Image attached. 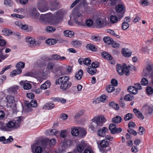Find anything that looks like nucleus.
Wrapping results in <instances>:
<instances>
[{
    "mask_svg": "<svg viewBox=\"0 0 153 153\" xmlns=\"http://www.w3.org/2000/svg\"><path fill=\"white\" fill-rule=\"evenodd\" d=\"M109 129L111 131V132L113 134H114L116 133H119L121 132L122 131V129L121 128H117L116 127V125L114 123L111 124L109 126Z\"/></svg>",
    "mask_w": 153,
    "mask_h": 153,
    "instance_id": "obj_9",
    "label": "nucleus"
},
{
    "mask_svg": "<svg viewBox=\"0 0 153 153\" xmlns=\"http://www.w3.org/2000/svg\"><path fill=\"white\" fill-rule=\"evenodd\" d=\"M69 76H68L61 77L56 80L55 83L56 85L61 84L60 88L66 90L69 88L71 85V82L69 81Z\"/></svg>",
    "mask_w": 153,
    "mask_h": 153,
    "instance_id": "obj_3",
    "label": "nucleus"
},
{
    "mask_svg": "<svg viewBox=\"0 0 153 153\" xmlns=\"http://www.w3.org/2000/svg\"><path fill=\"white\" fill-rule=\"evenodd\" d=\"M86 71L89 74L91 75H93L96 74L97 71L96 69L94 68L91 66H88Z\"/></svg>",
    "mask_w": 153,
    "mask_h": 153,
    "instance_id": "obj_24",
    "label": "nucleus"
},
{
    "mask_svg": "<svg viewBox=\"0 0 153 153\" xmlns=\"http://www.w3.org/2000/svg\"><path fill=\"white\" fill-rule=\"evenodd\" d=\"M55 107V105L53 103L51 102H48L46 103L43 107V108L45 110H51Z\"/></svg>",
    "mask_w": 153,
    "mask_h": 153,
    "instance_id": "obj_19",
    "label": "nucleus"
},
{
    "mask_svg": "<svg viewBox=\"0 0 153 153\" xmlns=\"http://www.w3.org/2000/svg\"><path fill=\"white\" fill-rule=\"evenodd\" d=\"M84 113V111L83 110H81L78 113H76L75 116V117L76 118H79L82 116Z\"/></svg>",
    "mask_w": 153,
    "mask_h": 153,
    "instance_id": "obj_46",
    "label": "nucleus"
},
{
    "mask_svg": "<svg viewBox=\"0 0 153 153\" xmlns=\"http://www.w3.org/2000/svg\"><path fill=\"white\" fill-rule=\"evenodd\" d=\"M37 76L39 78H41L42 76H45L47 74V72L45 71L41 72H40L38 71V72L37 73Z\"/></svg>",
    "mask_w": 153,
    "mask_h": 153,
    "instance_id": "obj_51",
    "label": "nucleus"
},
{
    "mask_svg": "<svg viewBox=\"0 0 153 153\" xmlns=\"http://www.w3.org/2000/svg\"><path fill=\"white\" fill-rule=\"evenodd\" d=\"M22 72V69H17L12 71L10 74V75L11 77H13L17 75L20 74Z\"/></svg>",
    "mask_w": 153,
    "mask_h": 153,
    "instance_id": "obj_31",
    "label": "nucleus"
},
{
    "mask_svg": "<svg viewBox=\"0 0 153 153\" xmlns=\"http://www.w3.org/2000/svg\"><path fill=\"white\" fill-rule=\"evenodd\" d=\"M115 10L117 12L120 13V15H118L119 19H120L123 17L125 13V7L122 4H118L116 7Z\"/></svg>",
    "mask_w": 153,
    "mask_h": 153,
    "instance_id": "obj_7",
    "label": "nucleus"
},
{
    "mask_svg": "<svg viewBox=\"0 0 153 153\" xmlns=\"http://www.w3.org/2000/svg\"><path fill=\"white\" fill-rule=\"evenodd\" d=\"M91 63V61L89 58H86L84 59L83 64L87 66L89 65Z\"/></svg>",
    "mask_w": 153,
    "mask_h": 153,
    "instance_id": "obj_50",
    "label": "nucleus"
},
{
    "mask_svg": "<svg viewBox=\"0 0 153 153\" xmlns=\"http://www.w3.org/2000/svg\"><path fill=\"white\" fill-rule=\"evenodd\" d=\"M50 9L51 10H54L57 8V5L58 4V2L56 0H50Z\"/></svg>",
    "mask_w": 153,
    "mask_h": 153,
    "instance_id": "obj_13",
    "label": "nucleus"
},
{
    "mask_svg": "<svg viewBox=\"0 0 153 153\" xmlns=\"http://www.w3.org/2000/svg\"><path fill=\"white\" fill-rule=\"evenodd\" d=\"M8 56L7 54H4L2 52V50H0V62H1Z\"/></svg>",
    "mask_w": 153,
    "mask_h": 153,
    "instance_id": "obj_40",
    "label": "nucleus"
},
{
    "mask_svg": "<svg viewBox=\"0 0 153 153\" xmlns=\"http://www.w3.org/2000/svg\"><path fill=\"white\" fill-rule=\"evenodd\" d=\"M72 68L70 66H67L65 68L66 72L65 73V74H69L71 71Z\"/></svg>",
    "mask_w": 153,
    "mask_h": 153,
    "instance_id": "obj_61",
    "label": "nucleus"
},
{
    "mask_svg": "<svg viewBox=\"0 0 153 153\" xmlns=\"http://www.w3.org/2000/svg\"><path fill=\"white\" fill-rule=\"evenodd\" d=\"M55 66V64L53 62H49L48 63L46 69L48 71H53Z\"/></svg>",
    "mask_w": 153,
    "mask_h": 153,
    "instance_id": "obj_25",
    "label": "nucleus"
},
{
    "mask_svg": "<svg viewBox=\"0 0 153 153\" xmlns=\"http://www.w3.org/2000/svg\"><path fill=\"white\" fill-rule=\"evenodd\" d=\"M110 20L112 23H114L117 21L118 18L115 16H111L110 17Z\"/></svg>",
    "mask_w": 153,
    "mask_h": 153,
    "instance_id": "obj_48",
    "label": "nucleus"
},
{
    "mask_svg": "<svg viewBox=\"0 0 153 153\" xmlns=\"http://www.w3.org/2000/svg\"><path fill=\"white\" fill-rule=\"evenodd\" d=\"M67 131L63 130L60 133V136L62 138H65L67 136Z\"/></svg>",
    "mask_w": 153,
    "mask_h": 153,
    "instance_id": "obj_55",
    "label": "nucleus"
},
{
    "mask_svg": "<svg viewBox=\"0 0 153 153\" xmlns=\"http://www.w3.org/2000/svg\"><path fill=\"white\" fill-rule=\"evenodd\" d=\"M124 100L126 101H131L134 99V97L131 94H126L124 97Z\"/></svg>",
    "mask_w": 153,
    "mask_h": 153,
    "instance_id": "obj_39",
    "label": "nucleus"
},
{
    "mask_svg": "<svg viewBox=\"0 0 153 153\" xmlns=\"http://www.w3.org/2000/svg\"><path fill=\"white\" fill-rule=\"evenodd\" d=\"M26 42L28 43L30 46H32L35 44V43H36V41H35L34 38L30 37H27L25 39Z\"/></svg>",
    "mask_w": 153,
    "mask_h": 153,
    "instance_id": "obj_23",
    "label": "nucleus"
},
{
    "mask_svg": "<svg viewBox=\"0 0 153 153\" xmlns=\"http://www.w3.org/2000/svg\"><path fill=\"white\" fill-rule=\"evenodd\" d=\"M85 23L87 26L90 27L92 25L93 22L91 19H88L86 21Z\"/></svg>",
    "mask_w": 153,
    "mask_h": 153,
    "instance_id": "obj_56",
    "label": "nucleus"
},
{
    "mask_svg": "<svg viewBox=\"0 0 153 153\" xmlns=\"http://www.w3.org/2000/svg\"><path fill=\"white\" fill-rule=\"evenodd\" d=\"M74 33L70 30H66L64 31V35L67 37H72L74 36Z\"/></svg>",
    "mask_w": 153,
    "mask_h": 153,
    "instance_id": "obj_28",
    "label": "nucleus"
},
{
    "mask_svg": "<svg viewBox=\"0 0 153 153\" xmlns=\"http://www.w3.org/2000/svg\"><path fill=\"white\" fill-rule=\"evenodd\" d=\"M141 83L142 85L146 86L148 84V81L146 78L143 77L141 79Z\"/></svg>",
    "mask_w": 153,
    "mask_h": 153,
    "instance_id": "obj_52",
    "label": "nucleus"
},
{
    "mask_svg": "<svg viewBox=\"0 0 153 153\" xmlns=\"http://www.w3.org/2000/svg\"><path fill=\"white\" fill-rule=\"evenodd\" d=\"M106 121V120L103 116H96L92 119V122L89 126V129L93 131L102 126Z\"/></svg>",
    "mask_w": 153,
    "mask_h": 153,
    "instance_id": "obj_2",
    "label": "nucleus"
},
{
    "mask_svg": "<svg viewBox=\"0 0 153 153\" xmlns=\"http://www.w3.org/2000/svg\"><path fill=\"white\" fill-rule=\"evenodd\" d=\"M15 121L13 120L9 121L7 124L6 130L7 131H11L12 129L18 128L17 124H15Z\"/></svg>",
    "mask_w": 153,
    "mask_h": 153,
    "instance_id": "obj_10",
    "label": "nucleus"
},
{
    "mask_svg": "<svg viewBox=\"0 0 153 153\" xmlns=\"http://www.w3.org/2000/svg\"><path fill=\"white\" fill-rule=\"evenodd\" d=\"M13 121H15L16 125V124H17V125L18 126V128L20 127V124L22 121V119L20 117H18L16 118L15 120Z\"/></svg>",
    "mask_w": 153,
    "mask_h": 153,
    "instance_id": "obj_47",
    "label": "nucleus"
},
{
    "mask_svg": "<svg viewBox=\"0 0 153 153\" xmlns=\"http://www.w3.org/2000/svg\"><path fill=\"white\" fill-rule=\"evenodd\" d=\"M115 90V88L111 85H109L106 86V90L108 93L113 92Z\"/></svg>",
    "mask_w": 153,
    "mask_h": 153,
    "instance_id": "obj_44",
    "label": "nucleus"
},
{
    "mask_svg": "<svg viewBox=\"0 0 153 153\" xmlns=\"http://www.w3.org/2000/svg\"><path fill=\"white\" fill-rule=\"evenodd\" d=\"M63 13L61 10H59L57 13L52 15L49 13L45 14H42L40 16L39 20L43 21L48 20H56L58 21L62 19L63 16Z\"/></svg>",
    "mask_w": 153,
    "mask_h": 153,
    "instance_id": "obj_1",
    "label": "nucleus"
},
{
    "mask_svg": "<svg viewBox=\"0 0 153 153\" xmlns=\"http://www.w3.org/2000/svg\"><path fill=\"white\" fill-rule=\"evenodd\" d=\"M108 129L105 127L102 128V129H100L98 130L97 133L98 135L100 137H104L105 136V133L107 132Z\"/></svg>",
    "mask_w": 153,
    "mask_h": 153,
    "instance_id": "obj_15",
    "label": "nucleus"
},
{
    "mask_svg": "<svg viewBox=\"0 0 153 153\" xmlns=\"http://www.w3.org/2000/svg\"><path fill=\"white\" fill-rule=\"evenodd\" d=\"M107 32L109 33L111 35L114 37H117V38H119V36L118 35H116L114 32L112 30L110 29L108 30H107Z\"/></svg>",
    "mask_w": 153,
    "mask_h": 153,
    "instance_id": "obj_53",
    "label": "nucleus"
},
{
    "mask_svg": "<svg viewBox=\"0 0 153 153\" xmlns=\"http://www.w3.org/2000/svg\"><path fill=\"white\" fill-rule=\"evenodd\" d=\"M19 84L21 85H23V88L25 90H28L31 88V85L28 82H26L24 81H22L19 82Z\"/></svg>",
    "mask_w": 153,
    "mask_h": 153,
    "instance_id": "obj_14",
    "label": "nucleus"
},
{
    "mask_svg": "<svg viewBox=\"0 0 153 153\" xmlns=\"http://www.w3.org/2000/svg\"><path fill=\"white\" fill-rule=\"evenodd\" d=\"M51 85V83L49 81H47L45 83L41 86V88L42 89L45 90L49 88Z\"/></svg>",
    "mask_w": 153,
    "mask_h": 153,
    "instance_id": "obj_32",
    "label": "nucleus"
},
{
    "mask_svg": "<svg viewBox=\"0 0 153 153\" xmlns=\"http://www.w3.org/2000/svg\"><path fill=\"white\" fill-rule=\"evenodd\" d=\"M45 42L48 45H52L56 44L57 42V41L54 39H48L46 40Z\"/></svg>",
    "mask_w": 153,
    "mask_h": 153,
    "instance_id": "obj_36",
    "label": "nucleus"
},
{
    "mask_svg": "<svg viewBox=\"0 0 153 153\" xmlns=\"http://www.w3.org/2000/svg\"><path fill=\"white\" fill-rule=\"evenodd\" d=\"M109 106L116 110L119 109V107L118 104L115 103L114 102H111L109 104Z\"/></svg>",
    "mask_w": 153,
    "mask_h": 153,
    "instance_id": "obj_34",
    "label": "nucleus"
},
{
    "mask_svg": "<svg viewBox=\"0 0 153 153\" xmlns=\"http://www.w3.org/2000/svg\"><path fill=\"white\" fill-rule=\"evenodd\" d=\"M72 44L73 46L75 47H78L81 45L80 41L77 40L73 41Z\"/></svg>",
    "mask_w": 153,
    "mask_h": 153,
    "instance_id": "obj_43",
    "label": "nucleus"
},
{
    "mask_svg": "<svg viewBox=\"0 0 153 153\" xmlns=\"http://www.w3.org/2000/svg\"><path fill=\"white\" fill-rule=\"evenodd\" d=\"M129 27V25L127 22H124L122 24V27L124 30L127 29Z\"/></svg>",
    "mask_w": 153,
    "mask_h": 153,
    "instance_id": "obj_57",
    "label": "nucleus"
},
{
    "mask_svg": "<svg viewBox=\"0 0 153 153\" xmlns=\"http://www.w3.org/2000/svg\"><path fill=\"white\" fill-rule=\"evenodd\" d=\"M37 103L36 101L35 100H32L30 102L26 104V106L27 111L28 112L31 111L32 109L30 108L36 107L37 106Z\"/></svg>",
    "mask_w": 153,
    "mask_h": 153,
    "instance_id": "obj_11",
    "label": "nucleus"
},
{
    "mask_svg": "<svg viewBox=\"0 0 153 153\" xmlns=\"http://www.w3.org/2000/svg\"><path fill=\"white\" fill-rule=\"evenodd\" d=\"M100 144L101 147L105 148L108 145V142L106 140H103L101 141Z\"/></svg>",
    "mask_w": 153,
    "mask_h": 153,
    "instance_id": "obj_45",
    "label": "nucleus"
},
{
    "mask_svg": "<svg viewBox=\"0 0 153 153\" xmlns=\"http://www.w3.org/2000/svg\"><path fill=\"white\" fill-rule=\"evenodd\" d=\"M6 141V139H5L4 137L2 136L0 137V142H1L2 143L4 144L7 143V141Z\"/></svg>",
    "mask_w": 153,
    "mask_h": 153,
    "instance_id": "obj_64",
    "label": "nucleus"
},
{
    "mask_svg": "<svg viewBox=\"0 0 153 153\" xmlns=\"http://www.w3.org/2000/svg\"><path fill=\"white\" fill-rule=\"evenodd\" d=\"M83 71L82 70L80 69L79 70L76 74L75 77L76 79L78 80L80 79L83 75Z\"/></svg>",
    "mask_w": 153,
    "mask_h": 153,
    "instance_id": "obj_26",
    "label": "nucleus"
},
{
    "mask_svg": "<svg viewBox=\"0 0 153 153\" xmlns=\"http://www.w3.org/2000/svg\"><path fill=\"white\" fill-rule=\"evenodd\" d=\"M25 66V64L24 62H18L16 65V67L18 69H22L24 68Z\"/></svg>",
    "mask_w": 153,
    "mask_h": 153,
    "instance_id": "obj_42",
    "label": "nucleus"
},
{
    "mask_svg": "<svg viewBox=\"0 0 153 153\" xmlns=\"http://www.w3.org/2000/svg\"><path fill=\"white\" fill-rule=\"evenodd\" d=\"M6 105L8 108H11L14 112L17 111L16 104L15 102L14 97L11 95H8L6 97Z\"/></svg>",
    "mask_w": 153,
    "mask_h": 153,
    "instance_id": "obj_5",
    "label": "nucleus"
},
{
    "mask_svg": "<svg viewBox=\"0 0 153 153\" xmlns=\"http://www.w3.org/2000/svg\"><path fill=\"white\" fill-rule=\"evenodd\" d=\"M117 72L120 75H122L124 74L126 76L129 75V70L126 64H123L122 67L121 65L118 64L116 67Z\"/></svg>",
    "mask_w": 153,
    "mask_h": 153,
    "instance_id": "obj_6",
    "label": "nucleus"
},
{
    "mask_svg": "<svg viewBox=\"0 0 153 153\" xmlns=\"http://www.w3.org/2000/svg\"><path fill=\"white\" fill-rule=\"evenodd\" d=\"M31 149L34 153H41L43 150V148L37 143L33 144L31 146Z\"/></svg>",
    "mask_w": 153,
    "mask_h": 153,
    "instance_id": "obj_8",
    "label": "nucleus"
},
{
    "mask_svg": "<svg viewBox=\"0 0 153 153\" xmlns=\"http://www.w3.org/2000/svg\"><path fill=\"white\" fill-rule=\"evenodd\" d=\"M39 10L41 12H44L48 10V8L45 6H43L39 7Z\"/></svg>",
    "mask_w": 153,
    "mask_h": 153,
    "instance_id": "obj_59",
    "label": "nucleus"
},
{
    "mask_svg": "<svg viewBox=\"0 0 153 153\" xmlns=\"http://www.w3.org/2000/svg\"><path fill=\"white\" fill-rule=\"evenodd\" d=\"M99 66V63L97 62H92L91 66L93 67L94 68L96 69V68H98Z\"/></svg>",
    "mask_w": 153,
    "mask_h": 153,
    "instance_id": "obj_58",
    "label": "nucleus"
},
{
    "mask_svg": "<svg viewBox=\"0 0 153 153\" xmlns=\"http://www.w3.org/2000/svg\"><path fill=\"white\" fill-rule=\"evenodd\" d=\"M72 15L74 21L77 25L81 26L85 25L83 16L79 12L74 10L73 12Z\"/></svg>",
    "mask_w": 153,
    "mask_h": 153,
    "instance_id": "obj_4",
    "label": "nucleus"
},
{
    "mask_svg": "<svg viewBox=\"0 0 153 153\" xmlns=\"http://www.w3.org/2000/svg\"><path fill=\"white\" fill-rule=\"evenodd\" d=\"M102 56L104 58L109 60H111L112 59V57L108 53L106 52H103L101 53Z\"/></svg>",
    "mask_w": 153,
    "mask_h": 153,
    "instance_id": "obj_27",
    "label": "nucleus"
},
{
    "mask_svg": "<svg viewBox=\"0 0 153 153\" xmlns=\"http://www.w3.org/2000/svg\"><path fill=\"white\" fill-rule=\"evenodd\" d=\"M11 16L13 17H15L17 18H19L21 19H23L24 17L23 16L15 13L11 14Z\"/></svg>",
    "mask_w": 153,
    "mask_h": 153,
    "instance_id": "obj_60",
    "label": "nucleus"
},
{
    "mask_svg": "<svg viewBox=\"0 0 153 153\" xmlns=\"http://www.w3.org/2000/svg\"><path fill=\"white\" fill-rule=\"evenodd\" d=\"M55 30V28L52 26H49L46 28V31L49 33L53 32Z\"/></svg>",
    "mask_w": 153,
    "mask_h": 153,
    "instance_id": "obj_49",
    "label": "nucleus"
},
{
    "mask_svg": "<svg viewBox=\"0 0 153 153\" xmlns=\"http://www.w3.org/2000/svg\"><path fill=\"white\" fill-rule=\"evenodd\" d=\"M86 48L88 50L92 51H96L97 50V48L95 46L91 44L87 45L86 46Z\"/></svg>",
    "mask_w": 153,
    "mask_h": 153,
    "instance_id": "obj_29",
    "label": "nucleus"
},
{
    "mask_svg": "<svg viewBox=\"0 0 153 153\" xmlns=\"http://www.w3.org/2000/svg\"><path fill=\"white\" fill-rule=\"evenodd\" d=\"M134 117V116L132 114L128 113L125 115L124 119L125 121H127L132 119Z\"/></svg>",
    "mask_w": 153,
    "mask_h": 153,
    "instance_id": "obj_37",
    "label": "nucleus"
},
{
    "mask_svg": "<svg viewBox=\"0 0 153 153\" xmlns=\"http://www.w3.org/2000/svg\"><path fill=\"white\" fill-rule=\"evenodd\" d=\"M104 22L103 20L101 18H97L95 21V23L100 27H101L103 24Z\"/></svg>",
    "mask_w": 153,
    "mask_h": 153,
    "instance_id": "obj_41",
    "label": "nucleus"
},
{
    "mask_svg": "<svg viewBox=\"0 0 153 153\" xmlns=\"http://www.w3.org/2000/svg\"><path fill=\"white\" fill-rule=\"evenodd\" d=\"M122 52L123 55L125 57H128L130 56L131 54V52L128 48H123Z\"/></svg>",
    "mask_w": 153,
    "mask_h": 153,
    "instance_id": "obj_20",
    "label": "nucleus"
},
{
    "mask_svg": "<svg viewBox=\"0 0 153 153\" xmlns=\"http://www.w3.org/2000/svg\"><path fill=\"white\" fill-rule=\"evenodd\" d=\"M51 57L53 60L59 61H62L66 59L65 57L64 56H61L57 54H53L51 56Z\"/></svg>",
    "mask_w": 153,
    "mask_h": 153,
    "instance_id": "obj_17",
    "label": "nucleus"
},
{
    "mask_svg": "<svg viewBox=\"0 0 153 153\" xmlns=\"http://www.w3.org/2000/svg\"><path fill=\"white\" fill-rule=\"evenodd\" d=\"M107 97L105 95H102L100 97L99 101L102 102H105L107 101Z\"/></svg>",
    "mask_w": 153,
    "mask_h": 153,
    "instance_id": "obj_54",
    "label": "nucleus"
},
{
    "mask_svg": "<svg viewBox=\"0 0 153 153\" xmlns=\"http://www.w3.org/2000/svg\"><path fill=\"white\" fill-rule=\"evenodd\" d=\"M53 71H52V72L57 74H58L59 75H63L65 74L63 72V67L62 66H58L56 67H54Z\"/></svg>",
    "mask_w": 153,
    "mask_h": 153,
    "instance_id": "obj_12",
    "label": "nucleus"
},
{
    "mask_svg": "<svg viewBox=\"0 0 153 153\" xmlns=\"http://www.w3.org/2000/svg\"><path fill=\"white\" fill-rule=\"evenodd\" d=\"M19 89V87L16 85H14L10 87L8 89V91L10 94H12L17 93V90Z\"/></svg>",
    "mask_w": 153,
    "mask_h": 153,
    "instance_id": "obj_21",
    "label": "nucleus"
},
{
    "mask_svg": "<svg viewBox=\"0 0 153 153\" xmlns=\"http://www.w3.org/2000/svg\"><path fill=\"white\" fill-rule=\"evenodd\" d=\"M79 129L77 127L73 128L71 130V134L74 136H77L79 134Z\"/></svg>",
    "mask_w": 153,
    "mask_h": 153,
    "instance_id": "obj_38",
    "label": "nucleus"
},
{
    "mask_svg": "<svg viewBox=\"0 0 153 153\" xmlns=\"http://www.w3.org/2000/svg\"><path fill=\"white\" fill-rule=\"evenodd\" d=\"M4 4L6 6H11L12 4V2L11 0H5Z\"/></svg>",
    "mask_w": 153,
    "mask_h": 153,
    "instance_id": "obj_63",
    "label": "nucleus"
},
{
    "mask_svg": "<svg viewBox=\"0 0 153 153\" xmlns=\"http://www.w3.org/2000/svg\"><path fill=\"white\" fill-rule=\"evenodd\" d=\"M122 118L120 116H117L113 118L112 119V122L116 123H119L121 122Z\"/></svg>",
    "mask_w": 153,
    "mask_h": 153,
    "instance_id": "obj_30",
    "label": "nucleus"
},
{
    "mask_svg": "<svg viewBox=\"0 0 153 153\" xmlns=\"http://www.w3.org/2000/svg\"><path fill=\"white\" fill-rule=\"evenodd\" d=\"M147 93L149 94H152L153 93V89L152 87H148L146 88Z\"/></svg>",
    "mask_w": 153,
    "mask_h": 153,
    "instance_id": "obj_62",
    "label": "nucleus"
},
{
    "mask_svg": "<svg viewBox=\"0 0 153 153\" xmlns=\"http://www.w3.org/2000/svg\"><path fill=\"white\" fill-rule=\"evenodd\" d=\"M133 112L138 118L141 120H143L144 119V116L141 112L138 111L137 109L135 108H134L133 109Z\"/></svg>",
    "mask_w": 153,
    "mask_h": 153,
    "instance_id": "obj_22",
    "label": "nucleus"
},
{
    "mask_svg": "<svg viewBox=\"0 0 153 153\" xmlns=\"http://www.w3.org/2000/svg\"><path fill=\"white\" fill-rule=\"evenodd\" d=\"M58 131L56 129H49L45 131V134L47 135H55L58 133Z\"/></svg>",
    "mask_w": 153,
    "mask_h": 153,
    "instance_id": "obj_18",
    "label": "nucleus"
},
{
    "mask_svg": "<svg viewBox=\"0 0 153 153\" xmlns=\"http://www.w3.org/2000/svg\"><path fill=\"white\" fill-rule=\"evenodd\" d=\"M86 143H85V141L84 140L81 141L80 143L77 147V150L79 152H82L84 148L86 146Z\"/></svg>",
    "mask_w": 153,
    "mask_h": 153,
    "instance_id": "obj_16",
    "label": "nucleus"
},
{
    "mask_svg": "<svg viewBox=\"0 0 153 153\" xmlns=\"http://www.w3.org/2000/svg\"><path fill=\"white\" fill-rule=\"evenodd\" d=\"M128 91L130 93L134 94H136L137 93V91L135 87L133 86L129 87L128 89Z\"/></svg>",
    "mask_w": 153,
    "mask_h": 153,
    "instance_id": "obj_33",
    "label": "nucleus"
},
{
    "mask_svg": "<svg viewBox=\"0 0 153 153\" xmlns=\"http://www.w3.org/2000/svg\"><path fill=\"white\" fill-rule=\"evenodd\" d=\"M103 40L105 43L109 45L111 44L112 42H113V39L110 37L108 36L104 37Z\"/></svg>",
    "mask_w": 153,
    "mask_h": 153,
    "instance_id": "obj_35",
    "label": "nucleus"
}]
</instances>
